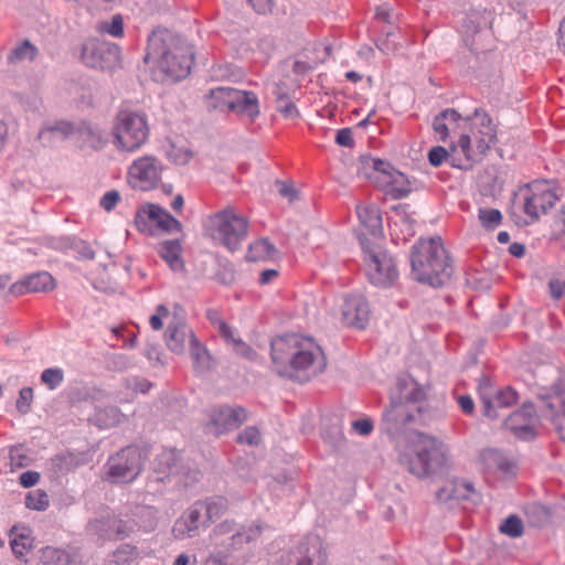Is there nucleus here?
Wrapping results in <instances>:
<instances>
[{"mask_svg":"<svg viewBox=\"0 0 565 565\" xmlns=\"http://www.w3.org/2000/svg\"><path fill=\"white\" fill-rule=\"evenodd\" d=\"M100 30L120 38L124 35V20L120 14H115L110 22H103Z\"/></svg>","mask_w":565,"mask_h":565,"instance_id":"49","label":"nucleus"},{"mask_svg":"<svg viewBox=\"0 0 565 565\" xmlns=\"http://www.w3.org/2000/svg\"><path fill=\"white\" fill-rule=\"evenodd\" d=\"M322 544L318 539L301 542L297 550L289 555L290 565H312L317 559L323 562Z\"/></svg>","mask_w":565,"mask_h":565,"instance_id":"22","label":"nucleus"},{"mask_svg":"<svg viewBox=\"0 0 565 565\" xmlns=\"http://www.w3.org/2000/svg\"><path fill=\"white\" fill-rule=\"evenodd\" d=\"M158 253L173 271H182L184 269V263L181 257L182 246L179 239L161 242Z\"/></svg>","mask_w":565,"mask_h":565,"instance_id":"28","label":"nucleus"},{"mask_svg":"<svg viewBox=\"0 0 565 565\" xmlns=\"http://www.w3.org/2000/svg\"><path fill=\"white\" fill-rule=\"evenodd\" d=\"M134 527L119 519L115 513L106 510L90 519L86 525V531L90 535L97 536L102 541H111L129 536Z\"/></svg>","mask_w":565,"mask_h":565,"instance_id":"12","label":"nucleus"},{"mask_svg":"<svg viewBox=\"0 0 565 565\" xmlns=\"http://www.w3.org/2000/svg\"><path fill=\"white\" fill-rule=\"evenodd\" d=\"M190 355L193 360L194 367L199 371H206L210 369L211 355L207 349L200 343L194 333H191L190 341Z\"/></svg>","mask_w":565,"mask_h":565,"instance_id":"34","label":"nucleus"},{"mask_svg":"<svg viewBox=\"0 0 565 565\" xmlns=\"http://www.w3.org/2000/svg\"><path fill=\"white\" fill-rule=\"evenodd\" d=\"M20 484L23 488H31L35 486L40 480V473L36 471H25L20 476Z\"/></svg>","mask_w":565,"mask_h":565,"instance_id":"63","label":"nucleus"},{"mask_svg":"<svg viewBox=\"0 0 565 565\" xmlns=\"http://www.w3.org/2000/svg\"><path fill=\"white\" fill-rule=\"evenodd\" d=\"M147 451L131 445L111 456L107 463V475L114 482H130L142 471Z\"/></svg>","mask_w":565,"mask_h":565,"instance_id":"9","label":"nucleus"},{"mask_svg":"<svg viewBox=\"0 0 565 565\" xmlns=\"http://www.w3.org/2000/svg\"><path fill=\"white\" fill-rule=\"evenodd\" d=\"M47 132L58 134L62 139H66L72 135L76 134V125L70 121L61 120L55 125L51 126L46 130Z\"/></svg>","mask_w":565,"mask_h":565,"instance_id":"53","label":"nucleus"},{"mask_svg":"<svg viewBox=\"0 0 565 565\" xmlns=\"http://www.w3.org/2000/svg\"><path fill=\"white\" fill-rule=\"evenodd\" d=\"M162 171L161 162L151 156L141 157L128 170L129 183L135 189L149 191L157 186Z\"/></svg>","mask_w":565,"mask_h":565,"instance_id":"13","label":"nucleus"},{"mask_svg":"<svg viewBox=\"0 0 565 565\" xmlns=\"http://www.w3.org/2000/svg\"><path fill=\"white\" fill-rule=\"evenodd\" d=\"M39 55V49L28 39L15 45L7 56L8 64H18L24 61L33 62Z\"/></svg>","mask_w":565,"mask_h":565,"instance_id":"33","label":"nucleus"},{"mask_svg":"<svg viewBox=\"0 0 565 565\" xmlns=\"http://www.w3.org/2000/svg\"><path fill=\"white\" fill-rule=\"evenodd\" d=\"M25 507L31 510L43 511L49 507V497L42 490L30 492L25 497Z\"/></svg>","mask_w":565,"mask_h":565,"instance_id":"47","label":"nucleus"},{"mask_svg":"<svg viewBox=\"0 0 565 565\" xmlns=\"http://www.w3.org/2000/svg\"><path fill=\"white\" fill-rule=\"evenodd\" d=\"M335 142L339 146L352 148L354 146L352 130L350 128H342L338 130L335 135Z\"/></svg>","mask_w":565,"mask_h":565,"instance_id":"58","label":"nucleus"},{"mask_svg":"<svg viewBox=\"0 0 565 565\" xmlns=\"http://www.w3.org/2000/svg\"><path fill=\"white\" fill-rule=\"evenodd\" d=\"M401 465L417 478H428L443 471L447 463V449L437 438L419 434L409 451L399 457Z\"/></svg>","mask_w":565,"mask_h":565,"instance_id":"5","label":"nucleus"},{"mask_svg":"<svg viewBox=\"0 0 565 565\" xmlns=\"http://www.w3.org/2000/svg\"><path fill=\"white\" fill-rule=\"evenodd\" d=\"M262 533V526L258 524H252L249 526H241L236 529L231 535V545L234 547H241L243 544H247L257 539Z\"/></svg>","mask_w":565,"mask_h":565,"instance_id":"39","label":"nucleus"},{"mask_svg":"<svg viewBox=\"0 0 565 565\" xmlns=\"http://www.w3.org/2000/svg\"><path fill=\"white\" fill-rule=\"evenodd\" d=\"M158 470L170 475L177 467V457L173 451H164L157 459Z\"/></svg>","mask_w":565,"mask_h":565,"instance_id":"48","label":"nucleus"},{"mask_svg":"<svg viewBox=\"0 0 565 565\" xmlns=\"http://www.w3.org/2000/svg\"><path fill=\"white\" fill-rule=\"evenodd\" d=\"M276 253L274 244L267 238H262L249 245L246 259L249 262L273 259Z\"/></svg>","mask_w":565,"mask_h":565,"instance_id":"36","label":"nucleus"},{"mask_svg":"<svg viewBox=\"0 0 565 565\" xmlns=\"http://www.w3.org/2000/svg\"><path fill=\"white\" fill-rule=\"evenodd\" d=\"M276 103L277 110L284 115L286 118H292L298 116V109L295 104L289 99L287 93L282 92L279 86H277L276 90Z\"/></svg>","mask_w":565,"mask_h":565,"instance_id":"41","label":"nucleus"},{"mask_svg":"<svg viewBox=\"0 0 565 565\" xmlns=\"http://www.w3.org/2000/svg\"><path fill=\"white\" fill-rule=\"evenodd\" d=\"M236 529V523L233 520H225L213 529V535L218 537L227 534H233Z\"/></svg>","mask_w":565,"mask_h":565,"instance_id":"60","label":"nucleus"},{"mask_svg":"<svg viewBox=\"0 0 565 565\" xmlns=\"http://www.w3.org/2000/svg\"><path fill=\"white\" fill-rule=\"evenodd\" d=\"M209 527L201 502L191 504L174 522L172 535L177 540L192 539L199 535L200 527Z\"/></svg>","mask_w":565,"mask_h":565,"instance_id":"17","label":"nucleus"},{"mask_svg":"<svg viewBox=\"0 0 565 565\" xmlns=\"http://www.w3.org/2000/svg\"><path fill=\"white\" fill-rule=\"evenodd\" d=\"M151 386L152 384L146 379L134 377L132 380H128V387L143 394L148 393Z\"/></svg>","mask_w":565,"mask_h":565,"instance_id":"64","label":"nucleus"},{"mask_svg":"<svg viewBox=\"0 0 565 565\" xmlns=\"http://www.w3.org/2000/svg\"><path fill=\"white\" fill-rule=\"evenodd\" d=\"M152 61L158 68L173 81L185 78L194 61L192 47L166 28L154 29L148 36L145 62Z\"/></svg>","mask_w":565,"mask_h":565,"instance_id":"3","label":"nucleus"},{"mask_svg":"<svg viewBox=\"0 0 565 565\" xmlns=\"http://www.w3.org/2000/svg\"><path fill=\"white\" fill-rule=\"evenodd\" d=\"M475 119L478 120L477 130L472 129V135L462 132L458 139V147L465 156L466 163L458 162L446 148L436 146L428 151V161L433 167H439L444 161L450 159V164L454 168L467 170L472 168L473 162L480 161L487 154L491 145L497 141V129L489 114L482 108H476L472 115L466 117H462L454 108L444 109L435 116L433 129L439 135V140L445 142L449 137L450 126L454 130L466 128Z\"/></svg>","mask_w":565,"mask_h":565,"instance_id":"1","label":"nucleus"},{"mask_svg":"<svg viewBox=\"0 0 565 565\" xmlns=\"http://www.w3.org/2000/svg\"><path fill=\"white\" fill-rule=\"evenodd\" d=\"M120 201V194L116 190H111L106 192L103 198L100 199V206L107 211L110 212L115 209L117 203Z\"/></svg>","mask_w":565,"mask_h":565,"instance_id":"56","label":"nucleus"},{"mask_svg":"<svg viewBox=\"0 0 565 565\" xmlns=\"http://www.w3.org/2000/svg\"><path fill=\"white\" fill-rule=\"evenodd\" d=\"M478 218L486 230L492 231L502 222V214L497 209H479Z\"/></svg>","mask_w":565,"mask_h":565,"instance_id":"42","label":"nucleus"},{"mask_svg":"<svg viewBox=\"0 0 565 565\" xmlns=\"http://www.w3.org/2000/svg\"><path fill=\"white\" fill-rule=\"evenodd\" d=\"M341 315L345 326L363 329L370 317L369 302L361 295L347 296L341 307Z\"/></svg>","mask_w":565,"mask_h":565,"instance_id":"20","label":"nucleus"},{"mask_svg":"<svg viewBox=\"0 0 565 565\" xmlns=\"http://www.w3.org/2000/svg\"><path fill=\"white\" fill-rule=\"evenodd\" d=\"M362 163L364 168H372L374 172L383 174L388 180L393 173H395L394 167L384 160L375 159L371 157H363Z\"/></svg>","mask_w":565,"mask_h":565,"instance_id":"44","label":"nucleus"},{"mask_svg":"<svg viewBox=\"0 0 565 565\" xmlns=\"http://www.w3.org/2000/svg\"><path fill=\"white\" fill-rule=\"evenodd\" d=\"M548 288L553 299H561L565 295V280L553 278L548 281Z\"/></svg>","mask_w":565,"mask_h":565,"instance_id":"59","label":"nucleus"},{"mask_svg":"<svg viewBox=\"0 0 565 565\" xmlns=\"http://www.w3.org/2000/svg\"><path fill=\"white\" fill-rule=\"evenodd\" d=\"M192 330L181 320L171 321L164 332V340L168 349L175 354H181L185 350V340L190 339Z\"/></svg>","mask_w":565,"mask_h":565,"instance_id":"25","label":"nucleus"},{"mask_svg":"<svg viewBox=\"0 0 565 565\" xmlns=\"http://www.w3.org/2000/svg\"><path fill=\"white\" fill-rule=\"evenodd\" d=\"M41 381L50 390H56L64 381V372L60 367L45 369L41 374Z\"/></svg>","mask_w":565,"mask_h":565,"instance_id":"46","label":"nucleus"},{"mask_svg":"<svg viewBox=\"0 0 565 565\" xmlns=\"http://www.w3.org/2000/svg\"><path fill=\"white\" fill-rule=\"evenodd\" d=\"M247 220L236 214L232 207L210 216L207 224L212 238L218 241L230 252H235L241 247V243L247 236Z\"/></svg>","mask_w":565,"mask_h":565,"instance_id":"6","label":"nucleus"},{"mask_svg":"<svg viewBox=\"0 0 565 565\" xmlns=\"http://www.w3.org/2000/svg\"><path fill=\"white\" fill-rule=\"evenodd\" d=\"M499 530L510 537H520L524 532V525L518 515L512 514L501 523Z\"/></svg>","mask_w":565,"mask_h":565,"instance_id":"43","label":"nucleus"},{"mask_svg":"<svg viewBox=\"0 0 565 565\" xmlns=\"http://www.w3.org/2000/svg\"><path fill=\"white\" fill-rule=\"evenodd\" d=\"M446 489L440 490L438 493V497L440 499L444 498V493L446 492ZM475 492L473 486L470 482L467 481H460L456 482L454 484V489L450 491L449 494L445 495V499H469L470 494Z\"/></svg>","mask_w":565,"mask_h":565,"instance_id":"45","label":"nucleus"},{"mask_svg":"<svg viewBox=\"0 0 565 565\" xmlns=\"http://www.w3.org/2000/svg\"><path fill=\"white\" fill-rule=\"evenodd\" d=\"M83 63L99 71H114L120 65V47L107 41L88 39L82 46Z\"/></svg>","mask_w":565,"mask_h":565,"instance_id":"11","label":"nucleus"},{"mask_svg":"<svg viewBox=\"0 0 565 565\" xmlns=\"http://www.w3.org/2000/svg\"><path fill=\"white\" fill-rule=\"evenodd\" d=\"M413 278L433 288L448 285L454 274L452 260L440 237L420 238L411 250Z\"/></svg>","mask_w":565,"mask_h":565,"instance_id":"4","label":"nucleus"},{"mask_svg":"<svg viewBox=\"0 0 565 565\" xmlns=\"http://www.w3.org/2000/svg\"><path fill=\"white\" fill-rule=\"evenodd\" d=\"M72 249L78 255L79 258L86 260H93L95 258V252L90 244L83 239H73Z\"/></svg>","mask_w":565,"mask_h":565,"instance_id":"52","label":"nucleus"},{"mask_svg":"<svg viewBox=\"0 0 565 565\" xmlns=\"http://www.w3.org/2000/svg\"><path fill=\"white\" fill-rule=\"evenodd\" d=\"M425 392L411 377H399L395 391L391 394V404L383 414L386 430L395 434L407 424H427L435 418L436 412L424 403Z\"/></svg>","mask_w":565,"mask_h":565,"instance_id":"2","label":"nucleus"},{"mask_svg":"<svg viewBox=\"0 0 565 565\" xmlns=\"http://www.w3.org/2000/svg\"><path fill=\"white\" fill-rule=\"evenodd\" d=\"M31 292L47 291L53 288V277L47 271H40L26 277Z\"/></svg>","mask_w":565,"mask_h":565,"instance_id":"40","label":"nucleus"},{"mask_svg":"<svg viewBox=\"0 0 565 565\" xmlns=\"http://www.w3.org/2000/svg\"><path fill=\"white\" fill-rule=\"evenodd\" d=\"M83 454L64 452L52 458V465L58 472L66 473L76 467L84 465Z\"/></svg>","mask_w":565,"mask_h":565,"instance_id":"37","label":"nucleus"},{"mask_svg":"<svg viewBox=\"0 0 565 565\" xmlns=\"http://www.w3.org/2000/svg\"><path fill=\"white\" fill-rule=\"evenodd\" d=\"M367 265L366 275L371 284L379 287L392 286L398 277L394 258L381 247L362 243Z\"/></svg>","mask_w":565,"mask_h":565,"instance_id":"10","label":"nucleus"},{"mask_svg":"<svg viewBox=\"0 0 565 565\" xmlns=\"http://www.w3.org/2000/svg\"><path fill=\"white\" fill-rule=\"evenodd\" d=\"M518 397V393L510 386L499 391L493 398L482 397L484 416L498 419L501 416L500 411L514 405Z\"/></svg>","mask_w":565,"mask_h":565,"instance_id":"23","label":"nucleus"},{"mask_svg":"<svg viewBox=\"0 0 565 565\" xmlns=\"http://www.w3.org/2000/svg\"><path fill=\"white\" fill-rule=\"evenodd\" d=\"M303 338L292 333L275 338L270 342V354L275 371L281 376V369L288 367Z\"/></svg>","mask_w":565,"mask_h":565,"instance_id":"18","label":"nucleus"},{"mask_svg":"<svg viewBox=\"0 0 565 565\" xmlns=\"http://www.w3.org/2000/svg\"><path fill=\"white\" fill-rule=\"evenodd\" d=\"M33 401V390L31 387H23L19 392L15 406L21 414H28L31 409V403Z\"/></svg>","mask_w":565,"mask_h":565,"instance_id":"51","label":"nucleus"},{"mask_svg":"<svg viewBox=\"0 0 565 565\" xmlns=\"http://www.w3.org/2000/svg\"><path fill=\"white\" fill-rule=\"evenodd\" d=\"M75 135L77 136L82 148L89 147L94 150H99L107 143V140L104 138L100 129L86 121H82L76 125Z\"/></svg>","mask_w":565,"mask_h":565,"instance_id":"27","label":"nucleus"},{"mask_svg":"<svg viewBox=\"0 0 565 565\" xmlns=\"http://www.w3.org/2000/svg\"><path fill=\"white\" fill-rule=\"evenodd\" d=\"M356 210L360 221L373 235L382 231V216L375 205L358 206Z\"/></svg>","mask_w":565,"mask_h":565,"instance_id":"35","label":"nucleus"},{"mask_svg":"<svg viewBox=\"0 0 565 565\" xmlns=\"http://www.w3.org/2000/svg\"><path fill=\"white\" fill-rule=\"evenodd\" d=\"M19 447H13L10 450V461L12 465L17 466L18 468H23L29 466L30 458L23 454L20 452Z\"/></svg>","mask_w":565,"mask_h":565,"instance_id":"61","label":"nucleus"},{"mask_svg":"<svg viewBox=\"0 0 565 565\" xmlns=\"http://www.w3.org/2000/svg\"><path fill=\"white\" fill-rule=\"evenodd\" d=\"M541 413L550 418L559 433L565 430V382L553 384L550 392L539 393Z\"/></svg>","mask_w":565,"mask_h":565,"instance_id":"14","label":"nucleus"},{"mask_svg":"<svg viewBox=\"0 0 565 565\" xmlns=\"http://www.w3.org/2000/svg\"><path fill=\"white\" fill-rule=\"evenodd\" d=\"M558 200L557 195L552 190H544L540 193H533L525 199L524 212L532 221H536L540 213H546L554 206Z\"/></svg>","mask_w":565,"mask_h":565,"instance_id":"26","label":"nucleus"},{"mask_svg":"<svg viewBox=\"0 0 565 565\" xmlns=\"http://www.w3.org/2000/svg\"><path fill=\"white\" fill-rule=\"evenodd\" d=\"M115 145L125 151H135L140 148L147 140L149 128L146 115L131 111L120 110L113 128Z\"/></svg>","mask_w":565,"mask_h":565,"instance_id":"7","label":"nucleus"},{"mask_svg":"<svg viewBox=\"0 0 565 565\" xmlns=\"http://www.w3.org/2000/svg\"><path fill=\"white\" fill-rule=\"evenodd\" d=\"M202 504V511L205 515L207 526L216 519L221 518L228 509V502L224 497H211L205 500H199Z\"/></svg>","mask_w":565,"mask_h":565,"instance_id":"32","label":"nucleus"},{"mask_svg":"<svg viewBox=\"0 0 565 565\" xmlns=\"http://www.w3.org/2000/svg\"><path fill=\"white\" fill-rule=\"evenodd\" d=\"M232 345L237 355L250 361L255 360L257 355L256 351L246 342H244L241 338L235 340Z\"/></svg>","mask_w":565,"mask_h":565,"instance_id":"55","label":"nucleus"},{"mask_svg":"<svg viewBox=\"0 0 565 565\" xmlns=\"http://www.w3.org/2000/svg\"><path fill=\"white\" fill-rule=\"evenodd\" d=\"M111 365L113 370L122 372L129 369L132 364L129 356L125 354H115L111 358Z\"/></svg>","mask_w":565,"mask_h":565,"instance_id":"62","label":"nucleus"},{"mask_svg":"<svg viewBox=\"0 0 565 565\" xmlns=\"http://www.w3.org/2000/svg\"><path fill=\"white\" fill-rule=\"evenodd\" d=\"M385 186L386 194L393 200L404 199L412 192L411 182L404 173L397 170L388 180H385Z\"/></svg>","mask_w":565,"mask_h":565,"instance_id":"30","label":"nucleus"},{"mask_svg":"<svg viewBox=\"0 0 565 565\" xmlns=\"http://www.w3.org/2000/svg\"><path fill=\"white\" fill-rule=\"evenodd\" d=\"M146 216L156 223L157 227L167 232L174 233L182 231V224L179 220L172 216L167 210L161 207L160 205L148 203L142 206L136 213L135 224L139 231L143 232L147 228V218Z\"/></svg>","mask_w":565,"mask_h":565,"instance_id":"15","label":"nucleus"},{"mask_svg":"<svg viewBox=\"0 0 565 565\" xmlns=\"http://www.w3.org/2000/svg\"><path fill=\"white\" fill-rule=\"evenodd\" d=\"M210 418L214 434L221 435L238 428L247 419V413L241 406L222 405L212 409Z\"/></svg>","mask_w":565,"mask_h":565,"instance_id":"19","label":"nucleus"},{"mask_svg":"<svg viewBox=\"0 0 565 565\" xmlns=\"http://www.w3.org/2000/svg\"><path fill=\"white\" fill-rule=\"evenodd\" d=\"M276 185L278 186L279 194L284 198H287L289 202H294L298 199V192L291 183L277 180Z\"/></svg>","mask_w":565,"mask_h":565,"instance_id":"57","label":"nucleus"},{"mask_svg":"<svg viewBox=\"0 0 565 565\" xmlns=\"http://www.w3.org/2000/svg\"><path fill=\"white\" fill-rule=\"evenodd\" d=\"M38 565H73L70 554L56 547L46 546L41 550Z\"/></svg>","mask_w":565,"mask_h":565,"instance_id":"38","label":"nucleus"},{"mask_svg":"<svg viewBox=\"0 0 565 565\" xmlns=\"http://www.w3.org/2000/svg\"><path fill=\"white\" fill-rule=\"evenodd\" d=\"M260 440V434L254 426L246 427L242 433L237 435L236 441L238 444H246L249 446L258 445Z\"/></svg>","mask_w":565,"mask_h":565,"instance_id":"54","label":"nucleus"},{"mask_svg":"<svg viewBox=\"0 0 565 565\" xmlns=\"http://www.w3.org/2000/svg\"><path fill=\"white\" fill-rule=\"evenodd\" d=\"M10 547L13 555L22 563H28L26 554L34 547L32 530L24 525H13L9 531Z\"/></svg>","mask_w":565,"mask_h":565,"instance_id":"21","label":"nucleus"},{"mask_svg":"<svg viewBox=\"0 0 565 565\" xmlns=\"http://www.w3.org/2000/svg\"><path fill=\"white\" fill-rule=\"evenodd\" d=\"M214 279L225 286H228L235 280V270L231 264L220 265L214 274Z\"/></svg>","mask_w":565,"mask_h":565,"instance_id":"50","label":"nucleus"},{"mask_svg":"<svg viewBox=\"0 0 565 565\" xmlns=\"http://www.w3.org/2000/svg\"><path fill=\"white\" fill-rule=\"evenodd\" d=\"M481 459L488 470H498L508 473L512 470L513 463L509 458L498 449H486L481 454Z\"/></svg>","mask_w":565,"mask_h":565,"instance_id":"31","label":"nucleus"},{"mask_svg":"<svg viewBox=\"0 0 565 565\" xmlns=\"http://www.w3.org/2000/svg\"><path fill=\"white\" fill-rule=\"evenodd\" d=\"M326 365L322 350L312 340L303 338L288 367L281 369V376L307 382L312 375L322 373Z\"/></svg>","mask_w":565,"mask_h":565,"instance_id":"8","label":"nucleus"},{"mask_svg":"<svg viewBox=\"0 0 565 565\" xmlns=\"http://www.w3.org/2000/svg\"><path fill=\"white\" fill-rule=\"evenodd\" d=\"M231 103L230 111L247 117L250 122L259 115L258 98L253 92L236 89Z\"/></svg>","mask_w":565,"mask_h":565,"instance_id":"24","label":"nucleus"},{"mask_svg":"<svg viewBox=\"0 0 565 565\" xmlns=\"http://www.w3.org/2000/svg\"><path fill=\"white\" fill-rule=\"evenodd\" d=\"M236 89L232 87H216L206 95V108L218 111H230L231 100L234 98Z\"/></svg>","mask_w":565,"mask_h":565,"instance_id":"29","label":"nucleus"},{"mask_svg":"<svg viewBox=\"0 0 565 565\" xmlns=\"http://www.w3.org/2000/svg\"><path fill=\"white\" fill-rule=\"evenodd\" d=\"M535 409L530 402L523 403L522 407L510 414L503 422L504 427L521 440L535 438L534 429Z\"/></svg>","mask_w":565,"mask_h":565,"instance_id":"16","label":"nucleus"}]
</instances>
